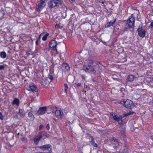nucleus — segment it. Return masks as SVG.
Here are the masks:
<instances>
[{
    "mask_svg": "<svg viewBox=\"0 0 153 153\" xmlns=\"http://www.w3.org/2000/svg\"><path fill=\"white\" fill-rule=\"evenodd\" d=\"M120 103L124 105L126 108L129 109L132 108L134 106V104L133 101L129 100L121 101L120 102Z\"/></svg>",
    "mask_w": 153,
    "mask_h": 153,
    "instance_id": "f257e3e1",
    "label": "nucleus"
},
{
    "mask_svg": "<svg viewBox=\"0 0 153 153\" xmlns=\"http://www.w3.org/2000/svg\"><path fill=\"white\" fill-rule=\"evenodd\" d=\"M62 0H51L48 3V6L50 8H53L58 5H62Z\"/></svg>",
    "mask_w": 153,
    "mask_h": 153,
    "instance_id": "f03ea898",
    "label": "nucleus"
},
{
    "mask_svg": "<svg viewBox=\"0 0 153 153\" xmlns=\"http://www.w3.org/2000/svg\"><path fill=\"white\" fill-rule=\"evenodd\" d=\"M135 22V19L132 15L130 16L126 22V24L130 29H131V30H134V26Z\"/></svg>",
    "mask_w": 153,
    "mask_h": 153,
    "instance_id": "7ed1b4c3",
    "label": "nucleus"
},
{
    "mask_svg": "<svg viewBox=\"0 0 153 153\" xmlns=\"http://www.w3.org/2000/svg\"><path fill=\"white\" fill-rule=\"evenodd\" d=\"M83 70L86 72H91L92 73L95 74L96 73L95 67L94 66L91 65H88L84 66Z\"/></svg>",
    "mask_w": 153,
    "mask_h": 153,
    "instance_id": "20e7f679",
    "label": "nucleus"
},
{
    "mask_svg": "<svg viewBox=\"0 0 153 153\" xmlns=\"http://www.w3.org/2000/svg\"><path fill=\"white\" fill-rule=\"evenodd\" d=\"M111 117L114 120L117 122L119 124H121L122 123V117L117 115L113 112H111L110 113Z\"/></svg>",
    "mask_w": 153,
    "mask_h": 153,
    "instance_id": "39448f33",
    "label": "nucleus"
},
{
    "mask_svg": "<svg viewBox=\"0 0 153 153\" xmlns=\"http://www.w3.org/2000/svg\"><path fill=\"white\" fill-rule=\"evenodd\" d=\"M26 89L28 91H32L33 93L38 94V90L36 86L33 83H30L27 87Z\"/></svg>",
    "mask_w": 153,
    "mask_h": 153,
    "instance_id": "423d86ee",
    "label": "nucleus"
},
{
    "mask_svg": "<svg viewBox=\"0 0 153 153\" xmlns=\"http://www.w3.org/2000/svg\"><path fill=\"white\" fill-rule=\"evenodd\" d=\"M57 44V42L54 40L51 41L49 43V47L52 48L54 51L56 52V54L58 53V52L56 48V46Z\"/></svg>",
    "mask_w": 153,
    "mask_h": 153,
    "instance_id": "0eeeda50",
    "label": "nucleus"
},
{
    "mask_svg": "<svg viewBox=\"0 0 153 153\" xmlns=\"http://www.w3.org/2000/svg\"><path fill=\"white\" fill-rule=\"evenodd\" d=\"M45 1L42 0H39L38 2L37 11L40 12V10L45 6Z\"/></svg>",
    "mask_w": 153,
    "mask_h": 153,
    "instance_id": "6e6552de",
    "label": "nucleus"
},
{
    "mask_svg": "<svg viewBox=\"0 0 153 153\" xmlns=\"http://www.w3.org/2000/svg\"><path fill=\"white\" fill-rule=\"evenodd\" d=\"M53 113H54V115L57 117H61L63 114V112L60 110H58L56 108H55L53 111Z\"/></svg>",
    "mask_w": 153,
    "mask_h": 153,
    "instance_id": "1a4fd4ad",
    "label": "nucleus"
},
{
    "mask_svg": "<svg viewBox=\"0 0 153 153\" xmlns=\"http://www.w3.org/2000/svg\"><path fill=\"white\" fill-rule=\"evenodd\" d=\"M46 109V107H43L40 108L37 111V114L38 115H41L45 113Z\"/></svg>",
    "mask_w": 153,
    "mask_h": 153,
    "instance_id": "9d476101",
    "label": "nucleus"
},
{
    "mask_svg": "<svg viewBox=\"0 0 153 153\" xmlns=\"http://www.w3.org/2000/svg\"><path fill=\"white\" fill-rule=\"evenodd\" d=\"M142 27H140L137 29L139 35L141 37H143L145 35V31L142 29Z\"/></svg>",
    "mask_w": 153,
    "mask_h": 153,
    "instance_id": "9b49d317",
    "label": "nucleus"
},
{
    "mask_svg": "<svg viewBox=\"0 0 153 153\" xmlns=\"http://www.w3.org/2000/svg\"><path fill=\"white\" fill-rule=\"evenodd\" d=\"M109 140L113 144H114L116 146H119L120 143L118 141L114 138H109Z\"/></svg>",
    "mask_w": 153,
    "mask_h": 153,
    "instance_id": "f8f14e48",
    "label": "nucleus"
},
{
    "mask_svg": "<svg viewBox=\"0 0 153 153\" xmlns=\"http://www.w3.org/2000/svg\"><path fill=\"white\" fill-rule=\"evenodd\" d=\"M42 136L40 134L39 136H37L34 138V141L35 144H37L38 143L40 139L42 137Z\"/></svg>",
    "mask_w": 153,
    "mask_h": 153,
    "instance_id": "ddd939ff",
    "label": "nucleus"
},
{
    "mask_svg": "<svg viewBox=\"0 0 153 153\" xmlns=\"http://www.w3.org/2000/svg\"><path fill=\"white\" fill-rule=\"evenodd\" d=\"M134 79V76L132 75H128L127 77L126 80L127 81L132 82Z\"/></svg>",
    "mask_w": 153,
    "mask_h": 153,
    "instance_id": "4468645a",
    "label": "nucleus"
},
{
    "mask_svg": "<svg viewBox=\"0 0 153 153\" xmlns=\"http://www.w3.org/2000/svg\"><path fill=\"white\" fill-rule=\"evenodd\" d=\"M51 146L50 144H47L44 145H43L40 147V148L43 150H47L48 149L50 148Z\"/></svg>",
    "mask_w": 153,
    "mask_h": 153,
    "instance_id": "2eb2a0df",
    "label": "nucleus"
},
{
    "mask_svg": "<svg viewBox=\"0 0 153 153\" xmlns=\"http://www.w3.org/2000/svg\"><path fill=\"white\" fill-rule=\"evenodd\" d=\"M62 68L65 71H68L70 70V67L66 63L64 64L62 66Z\"/></svg>",
    "mask_w": 153,
    "mask_h": 153,
    "instance_id": "dca6fc26",
    "label": "nucleus"
},
{
    "mask_svg": "<svg viewBox=\"0 0 153 153\" xmlns=\"http://www.w3.org/2000/svg\"><path fill=\"white\" fill-rule=\"evenodd\" d=\"M19 100L17 98H15L14 99L12 102V104L13 105H19Z\"/></svg>",
    "mask_w": 153,
    "mask_h": 153,
    "instance_id": "f3484780",
    "label": "nucleus"
},
{
    "mask_svg": "<svg viewBox=\"0 0 153 153\" xmlns=\"http://www.w3.org/2000/svg\"><path fill=\"white\" fill-rule=\"evenodd\" d=\"M115 22V20L114 21H111L110 22H108L105 25V26L106 27H108L114 24Z\"/></svg>",
    "mask_w": 153,
    "mask_h": 153,
    "instance_id": "a211bd4d",
    "label": "nucleus"
},
{
    "mask_svg": "<svg viewBox=\"0 0 153 153\" xmlns=\"http://www.w3.org/2000/svg\"><path fill=\"white\" fill-rule=\"evenodd\" d=\"M28 115L29 117L30 118V120L31 121H33L34 120L35 117L34 116L32 112H29L28 114Z\"/></svg>",
    "mask_w": 153,
    "mask_h": 153,
    "instance_id": "6ab92c4d",
    "label": "nucleus"
},
{
    "mask_svg": "<svg viewBox=\"0 0 153 153\" xmlns=\"http://www.w3.org/2000/svg\"><path fill=\"white\" fill-rule=\"evenodd\" d=\"M91 138H92L91 140L90 141V143L95 147H97V145L95 143L93 137L91 136Z\"/></svg>",
    "mask_w": 153,
    "mask_h": 153,
    "instance_id": "aec40b11",
    "label": "nucleus"
},
{
    "mask_svg": "<svg viewBox=\"0 0 153 153\" xmlns=\"http://www.w3.org/2000/svg\"><path fill=\"white\" fill-rule=\"evenodd\" d=\"M19 113L20 116L22 117H23L25 115V114L24 111L22 109H19Z\"/></svg>",
    "mask_w": 153,
    "mask_h": 153,
    "instance_id": "412c9836",
    "label": "nucleus"
},
{
    "mask_svg": "<svg viewBox=\"0 0 153 153\" xmlns=\"http://www.w3.org/2000/svg\"><path fill=\"white\" fill-rule=\"evenodd\" d=\"M0 56L3 59L6 58L7 56V54L4 51H2L0 53Z\"/></svg>",
    "mask_w": 153,
    "mask_h": 153,
    "instance_id": "4be33fe9",
    "label": "nucleus"
},
{
    "mask_svg": "<svg viewBox=\"0 0 153 153\" xmlns=\"http://www.w3.org/2000/svg\"><path fill=\"white\" fill-rule=\"evenodd\" d=\"M133 113H134V112H131L130 111L127 113H124L122 114V117H126L128 115L132 114Z\"/></svg>",
    "mask_w": 153,
    "mask_h": 153,
    "instance_id": "5701e85b",
    "label": "nucleus"
},
{
    "mask_svg": "<svg viewBox=\"0 0 153 153\" xmlns=\"http://www.w3.org/2000/svg\"><path fill=\"white\" fill-rule=\"evenodd\" d=\"M49 35V34L48 33H47L46 34H45L42 38V39L43 41H45L46 40L47 37Z\"/></svg>",
    "mask_w": 153,
    "mask_h": 153,
    "instance_id": "b1692460",
    "label": "nucleus"
},
{
    "mask_svg": "<svg viewBox=\"0 0 153 153\" xmlns=\"http://www.w3.org/2000/svg\"><path fill=\"white\" fill-rule=\"evenodd\" d=\"M93 61L92 59H88V65H93Z\"/></svg>",
    "mask_w": 153,
    "mask_h": 153,
    "instance_id": "393cba45",
    "label": "nucleus"
},
{
    "mask_svg": "<svg viewBox=\"0 0 153 153\" xmlns=\"http://www.w3.org/2000/svg\"><path fill=\"white\" fill-rule=\"evenodd\" d=\"M64 86L65 88V92L67 94V91L68 88V87L66 84H64Z\"/></svg>",
    "mask_w": 153,
    "mask_h": 153,
    "instance_id": "a878e982",
    "label": "nucleus"
},
{
    "mask_svg": "<svg viewBox=\"0 0 153 153\" xmlns=\"http://www.w3.org/2000/svg\"><path fill=\"white\" fill-rule=\"evenodd\" d=\"M6 66V65H0V70L4 69Z\"/></svg>",
    "mask_w": 153,
    "mask_h": 153,
    "instance_id": "bb28decb",
    "label": "nucleus"
},
{
    "mask_svg": "<svg viewBox=\"0 0 153 153\" xmlns=\"http://www.w3.org/2000/svg\"><path fill=\"white\" fill-rule=\"evenodd\" d=\"M55 27L56 28H62V27H60L59 26V24H56L55 25Z\"/></svg>",
    "mask_w": 153,
    "mask_h": 153,
    "instance_id": "cd10ccee",
    "label": "nucleus"
},
{
    "mask_svg": "<svg viewBox=\"0 0 153 153\" xmlns=\"http://www.w3.org/2000/svg\"><path fill=\"white\" fill-rule=\"evenodd\" d=\"M4 119V117L2 115L1 113L0 112V119L1 120H3Z\"/></svg>",
    "mask_w": 153,
    "mask_h": 153,
    "instance_id": "c85d7f7f",
    "label": "nucleus"
},
{
    "mask_svg": "<svg viewBox=\"0 0 153 153\" xmlns=\"http://www.w3.org/2000/svg\"><path fill=\"white\" fill-rule=\"evenodd\" d=\"M121 136L124 137L125 136V133L124 131H121Z\"/></svg>",
    "mask_w": 153,
    "mask_h": 153,
    "instance_id": "c756f323",
    "label": "nucleus"
},
{
    "mask_svg": "<svg viewBox=\"0 0 153 153\" xmlns=\"http://www.w3.org/2000/svg\"><path fill=\"white\" fill-rule=\"evenodd\" d=\"M48 77L51 80L53 79V77L52 76H49Z\"/></svg>",
    "mask_w": 153,
    "mask_h": 153,
    "instance_id": "7c9ffc66",
    "label": "nucleus"
},
{
    "mask_svg": "<svg viewBox=\"0 0 153 153\" xmlns=\"http://www.w3.org/2000/svg\"><path fill=\"white\" fill-rule=\"evenodd\" d=\"M150 27H151V28H153V22L151 23Z\"/></svg>",
    "mask_w": 153,
    "mask_h": 153,
    "instance_id": "2f4dec72",
    "label": "nucleus"
},
{
    "mask_svg": "<svg viewBox=\"0 0 153 153\" xmlns=\"http://www.w3.org/2000/svg\"><path fill=\"white\" fill-rule=\"evenodd\" d=\"M46 128L48 130H49L50 129V127H49V124H48L46 126Z\"/></svg>",
    "mask_w": 153,
    "mask_h": 153,
    "instance_id": "473e14b6",
    "label": "nucleus"
},
{
    "mask_svg": "<svg viewBox=\"0 0 153 153\" xmlns=\"http://www.w3.org/2000/svg\"><path fill=\"white\" fill-rule=\"evenodd\" d=\"M114 148L116 149H117V148H119V146H114Z\"/></svg>",
    "mask_w": 153,
    "mask_h": 153,
    "instance_id": "72a5a7b5",
    "label": "nucleus"
},
{
    "mask_svg": "<svg viewBox=\"0 0 153 153\" xmlns=\"http://www.w3.org/2000/svg\"><path fill=\"white\" fill-rule=\"evenodd\" d=\"M42 127H43L42 125H40V126H39V130H41V129H42Z\"/></svg>",
    "mask_w": 153,
    "mask_h": 153,
    "instance_id": "f704fd0d",
    "label": "nucleus"
},
{
    "mask_svg": "<svg viewBox=\"0 0 153 153\" xmlns=\"http://www.w3.org/2000/svg\"><path fill=\"white\" fill-rule=\"evenodd\" d=\"M81 85L80 83H79L77 84V86H81Z\"/></svg>",
    "mask_w": 153,
    "mask_h": 153,
    "instance_id": "c9c22d12",
    "label": "nucleus"
},
{
    "mask_svg": "<svg viewBox=\"0 0 153 153\" xmlns=\"http://www.w3.org/2000/svg\"><path fill=\"white\" fill-rule=\"evenodd\" d=\"M39 41V39H38L37 40H36V45H37L38 44V41Z\"/></svg>",
    "mask_w": 153,
    "mask_h": 153,
    "instance_id": "e433bc0d",
    "label": "nucleus"
},
{
    "mask_svg": "<svg viewBox=\"0 0 153 153\" xmlns=\"http://www.w3.org/2000/svg\"><path fill=\"white\" fill-rule=\"evenodd\" d=\"M84 88H87V86L85 84L84 85Z\"/></svg>",
    "mask_w": 153,
    "mask_h": 153,
    "instance_id": "4c0bfd02",
    "label": "nucleus"
},
{
    "mask_svg": "<svg viewBox=\"0 0 153 153\" xmlns=\"http://www.w3.org/2000/svg\"><path fill=\"white\" fill-rule=\"evenodd\" d=\"M18 116L16 115V116H15V117L16 118H18Z\"/></svg>",
    "mask_w": 153,
    "mask_h": 153,
    "instance_id": "58836bf2",
    "label": "nucleus"
},
{
    "mask_svg": "<svg viewBox=\"0 0 153 153\" xmlns=\"http://www.w3.org/2000/svg\"><path fill=\"white\" fill-rule=\"evenodd\" d=\"M70 1H71L72 2H73L74 1V0H69Z\"/></svg>",
    "mask_w": 153,
    "mask_h": 153,
    "instance_id": "ea45409f",
    "label": "nucleus"
},
{
    "mask_svg": "<svg viewBox=\"0 0 153 153\" xmlns=\"http://www.w3.org/2000/svg\"><path fill=\"white\" fill-rule=\"evenodd\" d=\"M25 138H23L22 139V140H24L25 139Z\"/></svg>",
    "mask_w": 153,
    "mask_h": 153,
    "instance_id": "a19ab883",
    "label": "nucleus"
},
{
    "mask_svg": "<svg viewBox=\"0 0 153 153\" xmlns=\"http://www.w3.org/2000/svg\"><path fill=\"white\" fill-rule=\"evenodd\" d=\"M40 35H39V39H39H39H40Z\"/></svg>",
    "mask_w": 153,
    "mask_h": 153,
    "instance_id": "79ce46f5",
    "label": "nucleus"
},
{
    "mask_svg": "<svg viewBox=\"0 0 153 153\" xmlns=\"http://www.w3.org/2000/svg\"><path fill=\"white\" fill-rule=\"evenodd\" d=\"M84 93H85H85H86V90L85 91H84Z\"/></svg>",
    "mask_w": 153,
    "mask_h": 153,
    "instance_id": "37998d69",
    "label": "nucleus"
}]
</instances>
